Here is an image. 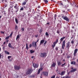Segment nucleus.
<instances>
[{
	"label": "nucleus",
	"mask_w": 78,
	"mask_h": 78,
	"mask_svg": "<svg viewBox=\"0 0 78 78\" xmlns=\"http://www.w3.org/2000/svg\"><path fill=\"white\" fill-rule=\"evenodd\" d=\"M44 41L45 40H41L40 43V45H41V44H42L44 42Z\"/></svg>",
	"instance_id": "16"
},
{
	"label": "nucleus",
	"mask_w": 78,
	"mask_h": 78,
	"mask_svg": "<svg viewBox=\"0 0 78 78\" xmlns=\"http://www.w3.org/2000/svg\"><path fill=\"white\" fill-rule=\"evenodd\" d=\"M78 51V49H76L74 50V52L73 53L74 56H76V54L77 53V52Z\"/></svg>",
	"instance_id": "8"
},
{
	"label": "nucleus",
	"mask_w": 78,
	"mask_h": 78,
	"mask_svg": "<svg viewBox=\"0 0 78 78\" xmlns=\"http://www.w3.org/2000/svg\"><path fill=\"white\" fill-rule=\"evenodd\" d=\"M65 73H66V72L65 71H62L61 72L60 75L62 76L64 75L65 74Z\"/></svg>",
	"instance_id": "19"
},
{
	"label": "nucleus",
	"mask_w": 78,
	"mask_h": 78,
	"mask_svg": "<svg viewBox=\"0 0 78 78\" xmlns=\"http://www.w3.org/2000/svg\"><path fill=\"white\" fill-rule=\"evenodd\" d=\"M47 41H45V42L44 43V46H45V44H47Z\"/></svg>",
	"instance_id": "36"
},
{
	"label": "nucleus",
	"mask_w": 78,
	"mask_h": 78,
	"mask_svg": "<svg viewBox=\"0 0 78 78\" xmlns=\"http://www.w3.org/2000/svg\"><path fill=\"white\" fill-rule=\"evenodd\" d=\"M45 35L47 37H49V34L48 33V32H46L45 33Z\"/></svg>",
	"instance_id": "24"
},
{
	"label": "nucleus",
	"mask_w": 78,
	"mask_h": 78,
	"mask_svg": "<svg viewBox=\"0 0 78 78\" xmlns=\"http://www.w3.org/2000/svg\"><path fill=\"white\" fill-rule=\"evenodd\" d=\"M32 77H33V78H34V75H32Z\"/></svg>",
	"instance_id": "55"
},
{
	"label": "nucleus",
	"mask_w": 78,
	"mask_h": 78,
	"mask_svg": "<svg viewBox=\"0 0 78 78\" xmlns=\"http://www.w3.org/2000/svg\"><path fill=\"white\" fill-rule=\"evenodd\" d=\"M11 7L10 8H9L8 9V11L9 12H10L11 11Z\"/></svg>",
	"instance_id": "39"
},
{
	"label": "nucleus",
	"mask_w": 78,
	"mask_h": 78,
	"mask_svg": "<svg viewBox=\"0 0 78 78\" xmlns=\"http://www.w3.org/2000/svg\"><path fill=\"white\" fill-rule=\"evenodd\" d=\"M20 10H21V11H23V8L22 7V8L20 9Z\"/></svg>",
	"instance_id": "42"
},
{
	"label": "nucleus",
	"mask_w": 78,
	"mask_h": 78,
	"mask_svg": "<svg viewBox=\"0 0 78 78\" xmlns=\"http://www.w3.org/2000/svg\"><path fill=\"white\" fill-rule=\"evenodd\" d=\"M55 75H54L53 76H52L51 78H55Z\"/></svg>",
	"instance_id": "37"
},
{
	"label": "nucleus",
	"mask_w": 78,
	"mask_h": 78,
	"mask_svg": "<svg viewBox=\"0 0 78 78\" xmlns=\"http://www.w3.org/2000/svg\"><path fill=\"white\" fill-rule=\"evenodd\" d=\"M15 29V30H18V27L16 25Z\"/></svg>",
	"instance_id": "28"
},
{
	"label": "nucleus",
	"mask_w": 78,
	"mask_h": 78,
	"mask_svg": "<svg viewBox=\"0 0 78 78\" xmlns=\"http://www.w3.org/2000/svg\"><path fill=\"white\" fill-rule=\"evenodd\" d=\"M29 7L28 5H26L25 6H24V9H27V8H28Z\"/></svg>",
	"instance_id": "22"
},
{
	"label": "nucleus",
	"mask_w": 78,
	"mask_h": 78,
	"mask_svg": "<svg viewBox=\"0 0 78 78\" xmlns=\"http://www.w3.org/2000/svg\"><path fill=\"white\" fill-rule=\"evenodd\" d=\"M62 18L64 19V20H66L67 22H69V18H68L67 16H63L62 17Z\"/></svg>",
	"instance_id": "3"
},
{
	"label": "nucleus",
	"mask_w": 78,
	"mask_h": 78,
	"mask_svg": "<svg viewBox=\"0 0 78 78\" xmlns=\"http://www.w3.org/2000/svg\"><path fill=\"white\" fill-rule=\"evenodd\" d=\"M40 56L41 58H45L47 56V53L45 52L41 53Z\"/></svg>",
	"instance_id": "2"
},
{
	"label": "nucleus",
	"mask_w": 78,
	"mask_h": 78,
	"mask_svg": "<svg viewBox=\"0 0 78 78\" xmlns=\"http://www.w3.org/2000/svg\"><path fill=\"white\" fill-rule=\"evenodd\" d=\"M8 46L9 47H10V48H12V46L11 45V43H9Z\"/></svg>",
	"instance_id": "21"
},
{
	"label": "nucleus",
	"mask_w": 78,
	"mask_h": 78,
	"mask_svg": "<svg viewBox=\"0 0 78 78\" xmlns=\"http://www.w3.org/2000/svg\"><path fill=\"white\" fill-rule=\"evenodd\" d=\"M62 12H63V13L66 12V11H64V10H63L62 11Z\"/></svg>",
	"instance_id": "56"
},
{
	"label": "nucleus",
	"mask_w": 78,
	"mask_h": 78,
	"mask_svg": "<svg viewBox=\"0 0 78 78\" xmlns=\"http://www.w3.org/2000/svg\"><path fill=\"white\" fill-rule=\"evenodd\" d=\"M33 66L34 67V68H37L39 66V65L36 64L35 63L33 64Z\"/></svg>",
	"instance_id": "10"
},
{
	"label": "nucleus",
	"mask_w": 78,
	"mask_h": 78,
	"mask_svg": "<svg viewBox=\"0 0 78 78\" xmlns=\"http://www.w3.org/2000/svg\"><path fill=\"white\" fill-rule=\"evenodd\" d=\"M71 64H73V65H75V64H76V62H75L74 61H72L71 62Z\"/></svg>",
	"instance_id": "25"
},
{
	"label": "nucleus",
	"mask_w": 78,
	"mask_h": 78,
	"mask_svg": "<svg viewBox=\"0 0 78 78\" xmlns=\"http://www.w3.org/2000/svg\"><path fill=\"white\" fill-rule=\"evenodd\" d=\"M51 2H55L54 0H51Z\"/></svg>",
	"instance_id": "59"
},
{
	"label": "nucleus",
	"mask_w": 78,
	"mask_h": 78,
	"mask_svg": "<svg viewBox=\"0 0 78 78\" xmlns=\"http://www.w3.org/2000/svg\"><path fill=\"white\" fill-rule=\"evenodd\" d=\"M6 44V42H4L3 43V44Z\"/></svg>",
	"instance_id": "64"
},
{
	"label": "nucleus",
	"mask_w": 78,
	"mask_h": 78,
	"mask_svg": "<svg viewBox=\"0 0 78 78\" xmlns=\"http://www.w3.org/2000/svg\"><path fill=\"white\" fill-rule=\"evenodd\" d=\"M26 3H27V2H25V1H24L22 4V5H25Z\"/></svg>",
	"instance_id": "29"
},
{
	"label": "nucleus",
	"mask_w": 78,
	"mask_h": 78,
	"mask_svg": "<svg viewBox=\"0 0 78 78\" xmlns=\"http://www.w3.org/2000/svg\"><path fill=\"white\" fill-rule=\"evenodd\" d=\"M66 76L68 77V78H70V76Z\"/></svg>",
	"instance_id": "61"
},
{
	"label": "nucleus",
	"mask_w": 78,
	"mask_h": 78,
	"mask_svg": "<svg viewBox=\"0 0 78 78\" xmlns=\"http://www.w3.org/2000/svg\"><path fill=\"white\" fill-rule=\"evenodd\" d=\"M18 5L17 4H15V5L14 6V8H15L16 9L17 11H18V10H19V6H18Z\"/></svg>",
	"instance_id": "7"
},
{
	"label": "nucleus",
	"mask_w": 78,
	"mask_h": 78,
	"mask_svg": "<svg viewBox=\"0 0 78 78\" xmlns=\"http://www.w3.org/2000/svg\"><path fill=\"white\" fill-rule=\"evenodd\" d=\"M1 33H2V34H4V33L3 31H1Z\"/></svg>",
	"instance_id": "50"
},
{
	"label": "nucleus",
	"mask_w": 78,
	"mask_h": 78,
	"mask_svg": "<svg viewBox=\"0 0 78 78\" xmlns=\"http://www.w3.org/2000/svg\"><path fill=\"white\" fill-rule=\"evenodd\" d=\"M11 58V56H9L8 57V58L9 59V58Z\"/></svg>",
	"instance_id": "41"
},
{
	"label": "nucleus",
	"mask_w": 78,
	"mask_h": 78,
	"mask_svg": "<svg viewBox=\"0 0 78 78\" xmlns=\"http://www.w3.org/2000/svg\"><path fill=\"white\" fill-rule=\"evenodd\" d=\"M44 1L46 3H47L48 2V0H44Z\"/></svg>",
	"instance_id": "34"
},
{
	"label": "nucleus",
	"mask_w": 78,
	"mask_h": 78,
	"mask_svg": "<svg viewBox=\"0 0 78 78\" xmlns=\"http://www.w3.org/2000/svg\"><path fill=\"white\" fill-rule=\"evenodd\" d=\"M31 46H32V45H31V44H30V46H29L30 47H31Z\"/></svg>",
	"instance_id": "52"
},
{
	"label": "nucleus",
	"mask_w": 78,
	"mask_h": 78,
	"mask_svg": "<svg viewBox=\"0 0 78 78\" xmlns=\"http://www.w3.org/2000/svg\"><path fill=\"white\" fill-rule=\"evenodd\" d=\"M62 78H68V77L67 76H63Z\"/></svg>",
	"instance_id": "44"
},
{
	"label": "nucleus",
	"mask_w": 78,
	"mask_h": 78,
	"mask_svg": "<svg viewBox=\"0 0 78 78\" xmlns=\"http://www.w3.org/2000/svg\"><path fill=\"white\" fill-rule=\"evenodd\" d=\"M56 65V63H53L51 65L52 67H55V66Z\"/></svg>",
	"instance_id": "15"
},
{
	"label": "nucleus",
	"mask_w": 78,
	"mask_h": 78,
	"mask_svg": "<svg viewBox=\"0 0 78 78\" xmlns=\"http://www.w3.org/2000/svg\"><path fill=\"white\" fill-rule=\"evenodd\" d=\"M66 48H67L68 51H69V48H70V46H66Z\"/></svg>",
	"instance_id": "38"
},
{
	"label": "nucleus",
	"mask_w": 78,
	"mask_h": 78,
	"mask_svg": "<svg viewBox=\"0 0 78 78\" xmlns=\"http://www.w3.org/2000/svg\"><path fill=\"white\" fill-rule=\"evenodd\" d=\"M30 53H34V51H33V50H30Z\"/></svg>",
	"instance_id": "31"
},
{
	"label": "nucleus",
	"mask_w": 78,
	"mask_h": 78,
	"mask_svg": "<svg viewBox=\"0 0 78 78\" xmlns=\"http://www.w3.org/2000/svg\"><path fill=\"white\" fill-rule=\"evenodd\" d=\"M2 58V55H1V54H0V59H1Z\"/></svg>",
	"instance_id": "51"
},
{
	"label": "nucleus",
	"mask_w": 78,
	"mask_h": 78,
	"mask_svg": "<svg viewBox=\"0 0 78 78\" xmlns=\"http://www.w3.org/2000/svg\"><path fill=\"white\" fill-rule=\"evenodd\" d=\"M14 68L15 70H19L20 69V66L15 65L14 66Z\"/></svg>",
	"instance_id": "4"
},
{
	"label": "nucleus",
	"mask_w": 78,
	"mask_h": 78,
	"mask_svg": "<svg viewBox=\"0 0 78 78\" xmlns=\"http://www.w3.org/2000/svg\"><path fill=\"white\" fill-rule=\"evenodd\" d=\"M70 56L69 55H68L67 57V58H70Z\"/></svg>",
	"instance_id": "49"
},
{
	"label": "nucleus",
	"mask_w": 78,
	"mask_h": 78,
	"mask_svg": "<svg viewBox=\"0 0 78 78\" xmlns=\"http://www.w3.org/2000/svg\"><path fill=\"white\" fill-rule=\"evenodd\" d=\"M15 3V2H10V5L11 6V8H12V7L14 6V4Z\"/></svg>",
	"instance_id": "9"
},
{
	"label": "nucleus",
	"mask_w": 78,
	"mask_h": 78,
	"mask_svg": "<svg viewBox=\"0 0 78 78\" xmlns=\"http://www.w3.org/2000/svg\"><path fill=\"white\" fill-rule=\"evenodd\" d=\"M41 8V6H38V8Z\"/></svg>",
	"instance_id": "60"
},
{
	"label": "nucleus",
	"mask_w": 78,
	"mask_h": 78,
	"mask_svg": "<svg viewBox=\"0 0 78 78\" xmlns=\"http://www.w3.org/2000/svg\"><path fill=\"white\" fill-rule=\"evenodd\" d=\"M26 48L27 50H28V44H26Z\"/></svg>",
	"instance_id": "32"
},
{
	"label": "nucleus",
	"mask_w": 78,
	"mask_h": 78,
	"mask_svg": "<svg viewBox=\"0 0 78 78\" xmlns=\"http://www.w3.org/2000/svg\"><path fill=\"white\" fill-rule=\"evenodd\" d=\"M65 38H66V37H62L61 38V39L60 40V43L61 42H62V41H63V40H64V39H65Z\"/></svg>",
	"instance_id": "13"
},
{
	"label": "nucleus",
	"mask_w": 78,
	"mask_h": 78,
	"mask_svg": "<svg viewBox=\"0 0 78 78\" xmlns=\"http://www.w3.org/2000/svg\"><path fill=\"white\" fill-rule=\"evenodd\" d=\"M66 44V41L65 40L63 41L62 42V49H64V48L65 47V45Z\"/></svg>",
	"instance_id": "6"
},
{
	"label": "nucleus",
	"mask_w": 78,
	"mask_h": 78,
	"mask_svg": "<svg viewBox=\"0 0 78 78\" xmlns=\"http://www.w3.org/2000/svg\"><path fill=\"white\" fill-rule=\"evenodd\" d=\"M40 66H41L40 69H42H42H43V68H44L43 67L44 66V64H41Z\"/></svg>",
	"instance_id": "26"
},
{
	"label": "nucleus",
	"mask_w": 78,
	"mask_h": 78,
	"mask_svg": "<svg viewBox=\"0 0 78 78\" xmlns=\"http://www.w3.org/2000/svg\"><path fill=\"white\" fill-rule=\"evenodd\" d=\"M43 74L44 75V76H48V72H43Z\"/></svg>",
	"instance_id": "11"
},
{
	"label": "nucleus",
	"mask_w": 78,
	"mask_h": 78,
	"mask_svg": "<svg viewBox=\"0 0 78 78\" xmlns=\"http://www.w3.org/2000/svg\"><path fill=\"white\" fill-rule=\"evenodd\" d=\"M5 47H3L2 48L3 49L5 50Z\"/></svg>",
	"instance_id": "58"
},
{
	"label": "nucleus",
	"mask_w": 78,
	"mask_h": 78,
	"mask_svg": "<svg viewBox=\"0 0 78 78\" xmlns=\"http://www.w3.org/2000/svg\"><path fill=\"white\" fill-rule=\"evenodd\" d=\"M25 2H28V0H25Z\"/></svg>",
	"instance_id": "62"
},
{
	"label": "nucleus",
	"mask_w": 78,
	"mask_h": 78,
	"mask_svg": "<svg viewBox=\"0 0 78 78\" xmlns=\"http://www.w3.org/2000/svg\"><path fill=\"white\" fill-rule=\"evenodd\" d=\"M9 38V36L5 38V39L6 40H8V39Z\"/></svg>",
	"instance_id": "35"
},
{
	"label": "nucleus",
	"mask_w": 78,
	"mask_h": 78,
	"mask_svg": "<svg viewBox=\"0 0 78 78\" xmlns=\"http://www.w3.org/2000/svg\"><path fill=\"white\" fill-rule=\"evenodd\" d=\"M15 21L17 24H18V23H19V22H18V20L17 19L15 18Z\"/></svg>",
	"instance_id": "27"
},
{
	"label": "nucleus",
	"mask_w": 78,
	"mask_h": 78,
	"mask_svg": "<svg viewBox=\"0 0 78 78\" xmlns=\"http://www.w3.org/2000/svg\"><path fill=\"white\" fill-rule=\"evenodd\" d=\"M58 42V39H57L56 41L53 43V44L56 45V44H57V42Z\"/></svg>",
	"instance_id": "20"
},
{
	"label": "nucleus",
	"mask_w": 78,
	"mask_h": 78,
	"mask_svg": "<svg viewBox=\"0 0 78 78\" xmlns=\"http://www.w3.org/2000/svg\"><path fill=\"white\" fill-rule=\"evenodd\" d=\"M66 47H70V41H68L67 42Z\"/></svg>",
	"instance_id": "23"
},
{
	"label": "nucleus",
	"mask_w": 78,
	"mask_h": 78,
	"mask_svg": "<svg viewBox=\"0 0 78 78\" xmlns=\"http://www.w3.org/2000/svg\"><path fill=\"white\" fill-rule=\"evenodd\" d=\"M55 44H53L52 45V47H53V48H54V47H55Z\"/></svg>",
	"instance_id": "43"
},
{
	"label": "nucleus",
	"mask_w": 78,
	"mask_h": 78,
	"mask_svg": "<svg viewBox=\"0 0 78 78\" xmlns=\"http://www.w3.org/2000/svg\"><path fill=\"white\" fill-rule=\"evenodd\" d=\"M31 58L33 59V58H34V56H33L31 57Z\"/></svg>",
	"instance_id": "63"
},
{
	"label": "nucleus",
	"mask_w": 78,
	"mask_h": 78,
	"mask_svg": "<svg viewBox=\"0 0 78 78\" xmlns=\"http://www.w3.org/2000/svg\"><path fill=\"white\" fill-rule=\"evenodd\" d=\"M55 50H56V51H58V48L57 47H56L55 48Z\"/></svg>",
	"instance_id": "45"
},
{
	"label": "nucleus",
	"mask_w": 78,
	"mask_h": 78,
	"mask_svg": "<svg viewBox=\"0 0 78 78\" xmlns=\"http://www.w3.org/2000/svg\"><path fill=\"white\" fill-rule=\"evenodd\" d=\"M5 52L6 54H7V55H9V52L8 51H5Z\"/></svg>",
	"instance_id": "30"
},
{
	"label": "nucleus",
	"mask_w": 78,
	"mask_h": 78,
	"mask_svg": "<svg viewBox=\"0 0 78 78\" xmlns=\"http://www.w3.org/2000/svg\"><path fill=\"white\" fill-rule=\"evenodd\" d=\"M33 71V70L32 69H28L26 72V75H30Z\"/></svg>",
	"instance_id": "1"
},
{
	"label": "nucleus",
	"mask_w": 78,
	"mask_h": 78,
	"mask_svg": "<svg viewBox=\"0 0 78 78\" xmlns=\"http://www.w3.org/2000/svg\"><path fill=\"white\" fill-rule=\"evenodd\" d=\"M57 16H56V14H55L54 17H56Z\"/></svg>",
	"instance_id": "57"
},
{
	"label": "nucleus",
	"mask_w": 78,
	"mask_h": 78,
	"mask_svg": "<svg viewBox=\"0 0 78 78\" xmlns=\"http://www.w3.org/2000/svg\"><path fill=\"white\" fill-rule=\"evenodd\" d=\"M71 43L72 44H73V43H74V42L73 41H72Z\"/></svg>",
	"instance_id": "54"
},
{
	"label": "nucleus",
	"mask_w": 78,
	"mask_h": 78,
	"mask_svg": "<svg viewBox=\"0 0 78 78\" xmlns=\"http://www.w3.org/2000/svg\"><path fill=\"white\" fill-rule=\"evenodd\" d=\"M60 5H63V4H62V2H60Z\"/></svg>",
	"instance_id": "47"
},
{
	"label": "nucleus",
	"mask_w": 78,
	"mask_h": 78,
	"mask_svg": "<svg viewBox=\"0 0 78 78\" xmlns=\"http://www.w3.org/2000/svg\"><path fill=\"white\" fill-rule=\"evenodd\" d=\"M12 32H11V34L10 35L9 37H11L12 36Z\"/></svg>",
	"instance_id": "40"
},
{
	"label": "nucleus",
	"mask_w": 78,
	"mask_h": 78,
	"mask_svg": "<svg viewBox=\"0 0 78 78\" xmlns=\"http://www.w3.org/2000/svg\"><path fill=\"white\" fill-rule=\"evenodd\" d=\"M20 38V37L19 36V35H17L16 38V41H19Z\"/></svg>",
	"instance_id": "14"
},
{
	"label": "nucleus",
	"mask_w": 78,
	"mask_h": 78,
	"mask_svg": "<svg viewBox=\"0 0 78 78\" xmlns=\"http://www.w3.org/2000/svg\"><path fill=\"white\" fill-rule=\"evenodd\" d=\"M73 30H71V33H73Z\"/></svg>",
	"instance_id": "53"
},
{
	"label": "nucleus",
	"mask_w": 78,
	"mask_h": 78,
	"mask_svg": "<svg viewBox=\"0 0 78 78\" xmlns=\"http://www.w3.org/2000/svg\"><path fill=\"white\" fill-rule=\"evenodd\" d=\"M60 32H59V31L58 30H57V33H58V34H59Z\"/></svg>",
	"instance_id": "48"
},
{
	"label": "nucleus",
	"mask_w": 78,
	"mask_h": 78,
	"mask_svg": "<svg viewBox=\"0 0 78 78\" xmlns=\"http://www.w3.org/2000/svg\"><path fill=\"white\" fill-rule=\"evenodd\" d=\"M42 70V68H40L39 69H38V71L37 74H39L40 73V72H41V70Z\"/></svg>",
	"instance_id": "18"
},
{
	"label": "nucleus",
	"mask_w": 78,
	"mask_h": 78,
	"mask_svg": "<svg viewBox=\"0 0 78 78\" xmlns=\"http://www.w3.org/2000/svg\"><path fill=\"white\" fill-rule=\"evenodd\" d=\"M21 30H22V31H24V28H22L21 29Z\"/></svg>",
	"instance_id": "46"
},
{
	"label": "nucleus",
	"mask_w": 78,
	"mask_h": 78,
	"mask_svg": "<svg viewBox=\"0 0 78 78\" xmlns=\"http://www.w3.org/2000/svg\"><path fill=\"white\" fill-rule=\"evenodd\" d=\"M57 64H58V66H61V64H62V63L60 61H57Z\"/></svg>",
	"instance_id": "12"
},
{
	"label": "nucleus",
	"mask_w": 78,
	"mask_h": 78,
	"mask_svg": "<svg viewBox=\"0 0 78 78\" xmlns=\"http://www.w3.org/2000/svg\"><path fill=\"white\" fill-rule=\"evenodd\" d=\"M75 71H76V69H74L70 70L71 72H75Z\"/></svg>",
	"instance_id": "17"
},
{
	"label": "nucleus",
	"mask_w": 78,
	"mask_h": 78,
	"mask_svg": "<svg viewBox=\"0 0 78 78\" xmlns=\"http://www.w3.org/2000/svg\"><path fill=\"white\" fill-rule=\"evenodd\" d=\"M37 43V42L34 41L32 44V45L33 47H35V48H36L37 47V44H36Z\"/></svg>",
	"instance_id": "5"
},
{
	"label": "nucleus",
	"mask_w": 78,
	"mask_h": 78,
	"mask_svg": "<svg viewBox=\"0 0 78 78\" xmlns=\"http://www.w3.org/2000/svg\"><path fill=\"white\" fill-rule=\"evenodd\" d=\"M64 66H66V63H64V64H62L61 65L62 67H64Z\"/></svg>",
	"instance_id": "33"
}]
</instances>
